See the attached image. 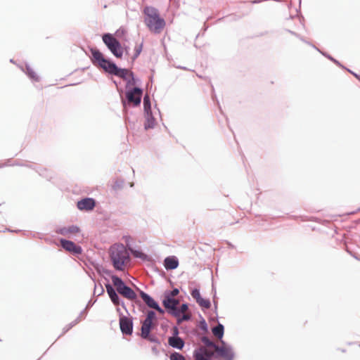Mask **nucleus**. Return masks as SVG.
<instances>
[{"label": "nucleus", "instance_id": "1", "mask_svg": "<svg viewBox=\"0 0 360 360\" xmlns=\"http://www.w3.org/2000/svg\"><path fill=\"white\" fill-rule=\"evenodd\" d=\"M91 61L97 68L102 69L104 72L112 76L117 77L126 82L125 99H122L123 110H127L129 106L138 107L141 105L143 89L135 86L140 79L135 77L133 71L127 68H120L110 58H105L103 53L96 48H91Z\"/></svg>", "mask_w": 360, "mask_h": 360}, {"label": "nucleus", "instance_id": "42", "mask_svg": "<svg viewBox=\"0 0 360 360\" xmlns=\"http://www.w3.org/2000/svg\"><path fill=\"white\" fill-rule=\"evenodd\" d=\"M345 69L346 70H347L349 72H350L352 75H354L356 78H357L359 80H360V76H359L358 74H356V73L354 72L353 71L350 70L349 69H348V68H345Z\"/></svg>", "mask_w": 360, "mask_h": 360}, {"label": "nucleus", "instance_id": "58", "mask_svg": "<svg viewBox=\"0 0 360 360\" xmlns=\"http://www.w3.org/2000/svg\"><path fill=\"white\" fill-rule=\"evenodd\" d=\"M10 62L13 63H14L13 59H11V60H10Z\"/></svg>", "mask_w": 360, "mask_h": 360}, {"label": "nucleus", "instance_id": "48", "mask_svg": "<svg viewBox=\"0 0 360 360\" xmlns=\"http://www.w3.org/2000/svg\"><path fill=\"white\" fill-rule=\"evenodd\" d=\"M215 298H216V295H214V296L213 297V303H214V310H215V311H217V302L215 300Z\"/></svg>", "mask_w": 360, "mask_h": 360}, {"label": "nucleus", "instance_id": "39", "mask_svg": "<svg viewBox=\"0 0 360 360\" xmlns=\"http://www.w3.org/2000/svg\"><path fill=\"white\" fill-rule=\"evenodd\" d=\"M98 273L99 274H105L106 276H110L112 275V271L110 270H108V269H104V268H102L101 269H99L98 270Z\"/></svg>", "mask_w": 360, "mask_h": 360}, {"label": "nucleus", "instance_id": "24", "mask_svg": "<svg viewBox=\"0 0 360 360\" xmlns=\"http://www.w3.org/2000/svg\"><path fill=\"white\" fill-rule=\"evenodd\" d=\"M179 294V290L177 288H174L172 290H166L163 292V297H175Z\"/></svg>", "mask_w": 360, "mask_h": 360}, {"label": "nucleus", "instance_id": "33", "mask_svg": "<svg viewBox=\"0 0 360 360\" xmlns=\"http://www.w3.org/2000/svg\"><path fill=\"white\" fill-rule=\"evenodd\" d=\"M200 316L201 318V321H200V323L198 324V327L201 330H202L204 332H207L208 330V326L206 323V321L202 317V316L200 314Z\"/></svg>", "mask_w": 360, "mask_h": 360}, {"label": "nucleus", "instance_id": "61", "mask_svg": "<svg viewBox=\"0 0 360 360\" xmlns=\"http://www.w3.org/2000/svg\"><path fill=\"white\" fill-rule=\"evenodd\" d=\"M341 351H342V352H346V350H345V349H342Z\"/></svg>", "mask_w": 360, "mask_h": 360}, {"label": "nucleus", "instance_id": "25", "mask_svg": "<svg viewBox=\"0 0 360 360\" xmlns=\"http://www.w3.org/2000/svg\"><path fill=\"white\" fill-rule=\"evenodd\" d=\"M201 342L208 347H212L213 349H215L217 344L214 343L212 340H211L207 336L204 335L201 338Z\"/></svg>", "mask_w": 360, "mask_h": 360}, {"label": "nucleus", "instance_id": "17", "mask_svg": "<svg viewBox=\"0 0 360 360\" xmlns=\"http://www.w3.org/2000/svg\"><path fill=\"white\" fill-rule=\"evenodd\" d=\"M146 122L144 123V129L148 130L149 129H153L155 126V119L153 115L152 111L144 112Z\"/></svg>", "mask_w": 360, "mask_h": 360}, {"label": "nucleus", "instance_id": "56", "mask_svg": "<svg viewBox=\"0 0 360 360\" xmlns=\"http://www.w3.org/2000/svg\"><path fill=\"white\" fill-rule=\"evenodd\" d=\"M117 91H118L120 93H122V89H118V88H117Z\"/></svg>", "mask_w": 360, "mask_h": 360}, {"label": "nucleus", "instance_id": "29", "mask_svg": "<svg viewBox=\"0 0 360 360\" xmlns=\"http://www.w3.org/2000/svg\"><path fill=\"white\" fill-rule=\"evenodd\" d=\"M201 307L205 309H210L211 307V302L209 299H205L202 297L198 302H197Z\"/></svg>", "mask_w": 360, "mask_h": 360}, {"label": "nucleus", "instance_id": "6", "mask_svg": "<svg viewBox=\"0 0 360 360\" xmlns=\"http://www.w3.org/2000/svg\"><path fill=\"white\" fill-rule=\"evenodd\" d=\"M157 323L143 320L141 321V332L139 334L143 340L150 342L160 344V340L151 331L156 327Z\"/></svg>", "mask_w": 360, "mask_h": 360}, {"label": "nucleus", "instance_id": "4", "mask_svg": "<svg viewBox=\"0 0 360 360\" xmlns=\"http://www.w3.org/2000/svg\"><path fill=\"white\" fill-rule=\"evenodd\" d=\"M110 251V257L114 268L117 271L123 270L125 262L129 257L124 245L112 246Z\"/></svg>", "mask_w": 360, "mask_h": 360}, {"label": "nucleus", "instance_id": "37", "mask_svg": "<svg viewBox=\"0 0 360 360\" xmlns=\"http://www.w3.org/2000/svg\"><path fill=\"white\" fill-rule=\"evenodd\" d=\"M179 330L178 327L176 326H173L172 334V336H170L169 338L179 337Z\"/></svg>", "mask_w": 360, "mask_h": 360}, {"label": "nucleus", "instance_id": "57", "mask_svg": "<svg viewBox=\"0 0 360 360\" xmlns=\"http://www.w3.org/2000/svg\"><path fill=\"white\" fill-rule=\"evenodd\" d=\"M229 245L232 248H234V246L231 243H229Z\"/></svg>", "mask_w": 360, "mask_h": 360}, {"label": "nucleus", "instance_id": "2", "mask_svg": "<svg viewBox=\"0 0 360 360\" xmlns=\"http://www.w3.org/2000/svg\"><path fill=\"white\" fill-rule=\"evenodd\" d=\"M111 279L112 285L108 282L105 284V286L108 297L115 306H122V307L126 311L127 314L128 315L129 314L124 302L121 299L120 295L130 301H134L138 305L141 306V302L138 299L135 291L127 285L122 278L117 275H112Z\"/></svg>", "mask_w": 360, "mask_h": 360}, {"label": "nucleus", "instance_id": "51", "mask_svg": "<svg viewBox=\"0 0 360 360\" xmlns=\"http://www.w3.org/2000/svg\"><path fill=\"white\" fill-rule=\"evenodd\" d=\"M116 307H117L116 310H117V313L119 314V317L120 318V314H123L122 313L120 309L119 308V306H116Z\"/></svg>", "mask_w": 360, "mask_h": 360}, {"label": "nucleus", "instance_id": "15", "mask_svg": "<svg viewBox=\"0 0 360 360\" xmlns=\"http://www.w3.org/2000/svg\"><path fill=\"white\" fill-rule=\"evenodd\" d=\"M13 166H20V167H26L30 169H32L35 170L40 176H45V172H46V169L44 168H41L40 167H38L37 165H34L29 163L25 162H21L19 161H15L13 164H12Z\"/></svg>", "mask_w": 360, "mask_h": 360}, {"label": "nucleus", "instance_id": "35", "mask_svg": "<svg viewBox=\"0 0 360 360\" xmlns=\"http://www.w3.org/2000/svg\"><path fill=\"white\" fill-rule=\"evenodd\" d=\"M178 309L179 312L177 316H179L184 311H187L188 309V304L185 302L181 304V305H179Z\"/></svg>", "mask_w": 360, "mask_h": 360}, {"label": "nucleus", "instance_id": "28", "mask_svg": "<svg viewBox=\"0 0 360 360\" xmlns=\"http://www.w3.org/2000/svg\"><path fill=\"white\" fill-rule=\"evenodd\" d=\"M79 322V317H77L75 320H74L73 321H72L69 324L66 325L63 328V333H62V334L60 336L63 335L64 334H65L69 330H70L72 327H74Z\"/></svg>", "mask_w": 360, "mask_h": 360}, {"label": "nucleus", "instance_id": "34", "mask_svg": "<svg viewBox=\"0 0 360 360\" xmlns=\"http://www.w3.org/2000/svg\"><path fill=\"white\" fill-rule=\"evenodd\" d=\"M68 234L80 232V228L77 225H71L67 227Z\"/></svg>", "mask_w": 360, "mask_h": 360}, {"label": "nucleus", "instance_id": "26", "mask_svg": "<svg viewBox=\"0 0 360 360\" xmlns=\"http://www.w3.org/2000/svg\"><path fill=\"white\" fill-rule=\"evenodd\" d=\"M157 319L158 317L155 311L154 310H149L148 311L144 320L157 323Z\"/></svg>", "mask_w": 360, "mask_h": 360}, {"label": "nucleus", "instance_id": "11", "mask_svg": "<svg viewBox=\"0 0 360 360\" xmlns=\"http://www.w3.org/2000/svg\"><path fill=\"white\" fill-rule=\"evenodd\" d=\"M194 360H212L214 352H208L204 347H199L194 349L193 353Z\"/></svg>", "mask_w": 360, "mask_h": 360}, {"label": "nucleus", "instance_id": "55", "mask_svg": "<svg viewBox=\"0 0 360 360\" xmlns=\"http://www.w3.org/2000/svg\"><path fill=\"white\" fill-rule=\"evenodd\" d=\"M96 288H97V286H96V285L95 284V287H94V294L96 292Z\"/></svg>", "mask_w": 360, "mask_h": 360}, {"label": "nucleus", "instance_id": "18", "mask_svg": "<svg viewBox=\"0 0 360 360\" xmlns=\"http://www.w3.org/2000/svg\"><path fill=\"white\" fill-rule=\"evenodd\" d=\"M22 70L32 82H37L39 81V77L37 75V73L33 70L29 64L26 63L25 70L22 68Z\"/></svg>", "mask_w": 360, "mask_h": 360}, {"label": "nucleus", "instance_id": "49", "mask_svg": "<svg viewBox=\"0 0 360 360\" xmlns=\"http://www.w3.org/2000/svg\"><path fill=\"white\" fill-rule=\"evenodd\" d=\"M103 292H104V289H103L102 285H100V291L98 293V296L103 294Z\"/></svg>", "mask_w": 360, "mask_h": 360}, {"label": "nucleus", "instance_id": "53", "mask_svg": "<svg viewBox=\"0 0 360 360\" xmlns=\"http://www.w3.org/2000/svg\"><path fill=\"white\" fill-rule=\"evenodd\" d=\"M112 82L116 85V86H118V83L115 80H112Z\"/></svg>", "mask_w": 360, "mask_h": 360}, {"label": "nucleus", "instance_id": "60", "mask_svg": "<svg viewBox=\"0 0 360 360\" xmlns=\"http://www.w3.org/2000/svg\"><path fill=\"white\" fill-rule=\"evenodd\" d=\"M181 69H185V67H179Z\"/></svg>", "mask_w": 360, "mask_h": 360}, {"label": "nucleus", "instance_id": "19", "mask_svg": "<svg viewBox=\"0 0 360 360\" xmlns=\"http://www.w3.org/2000/svg\"><path fill=\"white\" fill-rule=\"evenodd\" d=\"M212 332L214 336H216L218 340H221L224 338V326L221 323H218V324L212 328Z\"/></svg>", "mask_w": 360, "mask_h": 360}, {"label": "nucleus", "instance_id": "62", "mask_svg": "<svg viewBox=\"0 0 360 360\" xmlns=\"http://www.w3.org/2000/svg\"><path fill=\"white\" fill-rule=\"evenodd\" d=\"M38 360H39V359H38Z\"/></svg>", "mask_w": 360, "mask_h": 360}, {"label": "nucleus", "instance_id": "20", "mask_svg": "<svg viewBox=\"0 0 360 360\" xmlns=\"http://www.w3.org/2000/svg\"><path fill=\"white\" fill-rule=\"evenodd\" d=\"M131 253L134 257L139 258V259H142L143 261L149 262L151 260V257L148 255L144 253L141 250L131 249Z\"/></svg>", "mask_w": 360, "mask_h": 360}, {"label": "nucleus", "instance_id": "23", "mask_svg": "<svg viewBox=\"0 0 360 360\" xmlns=\"http://www.w3.org/2000/svg\"><path fill=\"white\" fill-rule=\"evenodd\" d=\"M317 51L321 53L323 56H325L326 58H327L328 59H329L330 61H332L333 63H334L335 65H337L338 66L342 68H345V67L342 65L338 60H336L335 58H334L333 56H331L330 54H328V53L326 52H323V51H321L319 49H317Z\"/></svg>", "mask_w": 360, "mask_h": 360}, {"label": "nucleus", "instance_id": "9", "mask_svg": "<svg viewBox=\"0 0 360 360\" xmlns=\"http://www.w3.org/2000/svg\"><path fill=\"white\" fill-rule=\"evenodd\" d=\"M60 246L67 252H70L73 255L77 256L82 252V248L80 245H77L73 241L65 239H60Z\"/></svg>", "mask_w": 360, "mask_h": 360}, {"label": "nucleus", "instance_id": "31", "mask_svg": "<svg viewBox=\"0 0 360 360\" xmlns=\"http://www.w3.org/2000/svg\"><path fill=\"white\" fill-rule=\"evenodd\" d=\"M191 295L195 300L196 302H198L202 298L200 289L197 288H193L191 291Z\"/></svg>", "mask_w": 360, "mask_h": 360}, {"label": "nucleus", "instance_id": "7", "mask_svg": "<svg viewBox=\"0 0 360 360\" xmlns=\"http://www.w3.org/2000/svg\"><path fill=\"white\" fill-rule=\"evenodd\" d=\"M162 304L167 314L172 316H177L179 312V300L176 297H163Z\"/></svg>", "mask_w": 360, "mask_h": 360}, {"label": "nucleus", "instance_id": "3", "mask_svg": "<svg viewBox=\"0 0 360 360\" xmlns=\"http://www.w3.org/2000/svg\"><path fill=\"white\" fill-rule=\"evenodd\" d=\"M145 15L144 22L148 29L155 33H159L165 26V21L160 18L159 11L153 6H146L143 9Z\"/></svg>", "mask_w": 360, "mask_h": 360}, {"label": "nucleus", "instance_id": "12", "mask_svg": "<svg viewBox=\"0 0 360 360\" xmlns=\"http://www.w3.org/2000/svg\"><path fill=\"white\" fill-rule=\"evenodd\" d=\"M96 200L92 198H84L77 202V207L79 210L91 211L96 207Z\"/></svg>", "mask_w": 360, "mask_h": 360}, {"label": "nucleus", "instance_id": "16", "mask_svg": "<svg viewBox=\"0 0 360 360\" xmlns=\"http://www.w3.org/2000/svg\"><path fill=\"white\" fill-rule=\"evenodd\" d=\"M168 344L170 347L179 350L185 346V342L181 337L168 338Z\"/></svg>", "mask_w": 360, "mask_h": 360}, {"label": "nucleus", "instance_id": "46", "mask_svg": "<svg viewBox=\"0 0 360 360\" xmlns=\"http://www.w3.org/2000/svg\"><path fill=\"white\" fill-rule=\"evenodd\" d=\"M86 314L87 311L85 309H83L78 316V317H79V321L81 320L82 316H85Z\"/></svg>", "mask_w": 360, "mask_h": 360}, {"label": "nucleus", "instance_id": "27", "mask_svg": "<svg viewBox=\"0 0 360 360\" xmlns=\"http://www.w3.org/2000/svg\"><path fill=\"white\" fill-rule=\"evenodd\" d=\"M143 49V42L139 45H136L134 48V53L133 56L131 57L132 62H134L136 59L139 56Z\"/></svg>", "mask_w": 360, "mask_h": 360}, {"label": "nucleus", "instance_id": "45", "mask_svg": "<svg viewBox=\"0 0 360 360\" xmlns=\"http://www.w3.org/2000/svg\"><path fill=\"white\" fill-rule=\"evenodd\" d=\"M346 251H347V252H348L351 256H352L354 258H355L356 259H359L358 258V257L356 256V255H355V254H354V253H353L352 251H350L347 247V248H346Z\"/></svg>", "mask_w": 360, "mask_h": 360}, {"label": "nucleus", "instance_id": "21", "mask_svg": "<svg viewBox=\"0 0 360 360\" xmlns=\"http://www.w3.org/2000/svg\"><path fill=\"white\" fill-rule=\"evenodd\" d=\"M124 179L122 178H117L113 181V184L112 185V188L115 191H120L123 188L124 185Z\"/></svg>", "mask_w": 360, "mask_h": 360}, {"label": "nucleus", "instance_id": "22", "mask_svg": "<svg viewBox=\"0 0 360 360\" xmlns=\"http://www.w3.org/2000/svg\"><path fill=\"white\" fill-rule=\"evenodd\" d=\"M143 112L152 111L150 98L149 95L147 94L143 96Z\"/></svg>", "mask_w": 360, "mask_h": 360}, {"label": "nucleus", "instance_id": "36", "mask_svg": "<svg viewBox=\"0 0 360 360\" xmlns=\"http://www.w3.org/2000/svg\"><path fill=\"white\" fill-rule=\"evenodd\" d=\"M56 233L62 236L68 235V229L66 226L60 227L56 229Z\"/></svg>", "mask_w": 360, "mask_h": 360}, {"label": "nucleus", "instance_id": "52", "mask_svg": "<svg viewBox=\"0 0 360 360\" xmlns=\"http://www.w3.org/2000/svg\"><path fill=\"white\" fill-rule=\"evenodd\" d=\"M7 231H10V232H15V233L21 231L20 230H11L9 229H7Z\"/></svg>", "mask_w": 360, "mask_h": 360}, {"label": "nucleus", "instance_id": "14", "mask_svg": "<svg viewBox=\"0 0 360 360\" xmlns=\"http://www.w3.org/2000/svg\"><path fill=\"white\" fill-rule=\"evenodd\" d=\"M179 259L176 256H168L164 259V266L166 270L176 269L179 266Z\"/></svg>", "mask_w": 360, "mask_h": 360}, {"label": "nucleus", "instance_id": "8", "mask_svg": "<svg viewBox=\"0 0 360 360\" xmlns=\"http://www.w3.org/2000/svg\"><path fill=\"white\" fill-rule=\"evenodd\" d=\"M120 328L124 335H131L133 333V319L124 314L119 318Z\"/></svg>", "mask_w": 360, "mask_h": 360}, {"label": "nucleus", "instance_id": "10", "mask_svg": "<svg viewBox=\"0 0 360 360\" xmlns=\"http://www.w3.org/2000/svg\"><path fill=\"white\" fill-rule=\"evenodd\" d=\"M215 358H222L224 360H233L235 353L233 350L232 346L219 347V345L215 347Z\"/></svg>", "mask_w": 360, "mask_h": 360}, {"label": "nucleus", "instance_id": "40", "mask_svg": "<svg viewBox=\"0 0 360 360\" xmlns=\"http://www.w3.org/2000/svg\"><path fill=\"white\" fill-rule=\"evenodd\" d=\"M298 39H300L302 41L309 44V46H312L314 49H315L316 50H317V47L316 46H314V44H311L309 41L305 40L301 35H300V37H297Z\"/></svg>", "mask_w": 360, "mask_h": 360}, {"label": "nucleus", "instance_id": "59", "mask_svg": "<svg viewBox=\"0 0 360 360\" xmlns=\"http://www.w3.org/2000/svg\"><path fill=\"white\" fill-rule=\"evenodd\" d=\"M130 186H131V187L134 186V183H131V184H130Z\"/></svg>", "mask_w": 360, "mask_h": 360}, {"label": "nucleus", "instance_id": "38", "mask_svg": "<svg viewBox=\"0 0 360 360\" xmlns=\"http://www.w3.org/2000/svg\"><path fill=\"white\" fill-rule=\"evenodd\" d=\"M153 309L155 310L156 311H158L160 314H164L166 312L165 309V308L162 309L160 306L159 303Z\"/></svg>", "mask_w": 360, "mask_h": 360}, {"label": "nucleus", "instance_id": "30", "mask_svg": "<svg viewBox=\"0 0 360 360\" xmlns=\"http://www.w3.org/2000/svg\"><path fill=\"white\" fill-rule=\"evenodd\" d=\"M170 360H186L184 355L177 352H172L169 355Z\"/></svg>", "mask_w": 360, "mask_h": 360}, {"label": "nucleus", "instance_id": "13", "mask_svg": "<svg viewBox=\"0 0 360 360\" xmlns=\"http://www.w3.org/2000/svg\"><path fill=\"white\" fill-rule=\"evenodd\" d=\"M136 290L139 291V296L142 299L143 302L146 304V305L151 309H153L158 302L154 300V298L150 296L149 294L146 293L143 290H141L139 287L135 285Z\"/></svg>", "mask_w": 360, "mask_h": 360}, {"label": "nucleus", "instance_id": "50", "mask_svg": "<svg viewBox=\"0 0 360 360\" xmlns=\"http://www.w3.org/2000/svg\"><path fill=\"white\" fill-rule=\"evenodd\" d=\"M152 351L155 354H158L159 353V351L155 346L152 347Z\"/></svg>", "mask_w": 360, "mask_h": 360}, {"label": "nucleus", "instance_id": "54", "mask_svg": "<svg viewBox=\"0 0 360 360\" xmlns=\"http://www.w3.org/2000/svg\"><path fill=\"white\" fill-rule=\"evenodd\" d=\"M262 0H255L254 1L255 4L259 3Z\"/></svg>", "mask_w": 360, "mask_h": 360}, {"label": "nucleus", "instance_id": "47", "mask_svg": "<svg viewBox=\"0 0 360 360\" xmlns=\"http://www.w3.org/2000/svg\"><path fill=\"white\" fill-rule=\"evenodd\" d=\"M124 32H125V30L124 29L120 28L119 30H117L116 34H117V36H120L121 34H124Z\"/></svg>", "mask_w": 360, "mask_h": 360}, {"label": "nucleus", "instance_id": "32", "mask_svg": "<svg viewBox=\"0 0 360 360\" xmlns=\"http://www.w3.org/2000/svg\"><path fill=\"white\" fill-rule=\"evenodd\" d=\"M176 318V322L178 324L181 323L183 321H188L191 319V316L189 314H181L179 316H174Z\"/></svg>", "mask_w": 360, "mask_h": 360}, {"label": "nucleus", "instance_id": "43", "mask_svg": "<svg viewBox=\"0 0 360 360\" xmlns=\"http://www.w3.org/2000/svg\"><path fill=\"white\" fill-rule=\"evenodd\" d=\"M220 343H221V345H219V347H226L227 346H231V345L226 343L224 340L223 338H221V340H219Z\"/></svg>", "mask_w": 360, "mask_h": 360}, {"label": "nucleus", "instance_id": "44", "mask_svg": "<svg viewBox=\"0 0 360 360\" xmlns=\"http://www.w3.org/2000/svg\"><path fill=\"white\" fill-rule=\"evenodd\" d=\"M94 302H92L91 300H89L85 307V309L87 311L89 309H90L94 304Z\"/></svg>", "mask_w": 360, "mask_h": 360}, {"label": "nucleus", "instance_id": "41", "mask_svg": "<svg viewBox=\"0 0 360 360\" xmlns=\"http://www.w3.org/2000/svg\"><path fill=\"white\" fill-rule=\"evenodd\" d=\"M285 31L288 32V33L291 34L292 35H294L296 37H300V34H299L298 33H297L294 31H292V30H290L288 29H286Z\"/></svg>", "mask_w": 360, "mask_h": 360}, {"label": "nucleus", "instance_id": "5", "mask_svg": "<svg viewBox=\"0 0 360 360\" xmlns=\"http://www.w3.org/2000/svg\"><path fill=\"white\" fill-rule=\"evenodd\" d=\"M104 44L111 53L117 58H121L123 56V48L120 41L111 33H104L102 35Z\"/></svg>", "mask_w": 360, "mask_h": 360}]
</instances>
